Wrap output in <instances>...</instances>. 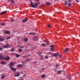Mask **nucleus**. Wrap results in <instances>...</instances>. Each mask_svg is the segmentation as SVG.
<instances>
[{
	"instance_id": "1",
	"label": "nucleus",
	"mask_w": 80,
	"mask_h": 80,
	"mask_svg": "<svg viewBox=\"0 0 80 80\" xmlns=\"http://www.w3.org/2000/svg\"><path fill=\"white\" fill-rule=\"evenodd\" d=\"M37 39H38V37L37 36H34L33 38V40L34 41H36Z\"/></svg>"
},
{
	"instance_id": "2",
	"label": "nucleus",
	"mask_w": 80,
	"mask_h": 80,
	"mask_svg": "<svg viewBox=\"0 0 80 80\" xmlns=\"http://www.w3.org/2000/svg\"><path fill=\"white\" fill-rule=\"evenodd\" d=\"M0 60H5V57L2 55H0Z\"/></svg>"
},
{
	"instance_id": "3",
	"label": "nucleus",
	"mask_w": 80,
	"mask_h": 80,
	"mask_svg": "<svg viewBox=\"0 0 80 80\" xmlns=\"http://www.w3.org/2000/svg\"><path fill=\"white\" fill-rule=\"evenodd\" d=\"M30 4L33 8H37V7L35 5H33V2H30Z\"/></svg>"
},
{
	"instance_id": "4",
	"label": "nucleus",
	"mask_w": 80,
	"mask_h": 80,
	"mask_svg": "<svg viewBox=\"0 0 80 80\" xmlns=\"http://www.w3.org/2000/svg\"><path fill=\"white\" fill-rule=\"evenodd\" d=\"M9 68H10L11 70H13V71H16V68H12L11 66H9Z\"/></svg>"
},
{
	"instance_id": "5",
	"label": "nucleus",
	"mask_w": 80,
	"mask_h": 80,
	"mask_svg": "<svg viewBox=\"0 0 80 80\" xmlns=\"http://www.w3.org/2000/svg\"><path fill=\"white\" fill-rule=\"evenodd\" d=\"M5 78V75L2 74L1 75V79L2 80H3L4 78Z\"/></svg>"
},
{
	"instance_id": "6",
	"label": "nucleus",
	"mask_w": 80,
	"mask_h": 80,
	"mask_svg": "<svg viewBox=\"0 0 80 80\" xmlns=\"http://www.w3.org/2000/svg\"><path fill=\"white\" fill-rule=\"evenodd\" d=\"M9 65H10L9 67H13L14 65V64L12 62H11L10 63Z\"/></svg>"
},
{
	"instance_id": "7",
	"label": "nucleus",
	"mask_w": 80,
	"mask_h": 80,
	"mask_svg": "<svg viewBox=\"0 0 80 80\" xmlns=\"http://www.w3.org/2000/svg\"><path fill=\"white\" fill-rule=\"evenodd\" d=\"M58 54H59V53L58 52L54 53L53 54V57H57V56L58 55Z\"/></svg>"
},
{
	"instance_id": "8",
	"label": "nucleus",
	"mask_w": 80,
	"mask_h": 80,
	"mask_svg": "<svg viewBox=\"0 0 80 80\" xmlns=\"http://www.w3.org/2000/svg\"><path fill=\"white\" fill-rule=\"evenodd\" d=\"M23 64H19L17 65V67H18V68H19V67H23Z\"/></svg>"
},
{
	"instance_id": "9",
	"label": "nucleus",
	"mask_w": 80,
	"mask_h": 80,
	"mask_svg": "<svg viewBox=\"0 0 80 80\" xmlns=\"http://www.w3.org/2000/svg\"><path fill=\"white\" fill-rule=\"evenodd\" d=\"M9 59H10V58L9 57L8 58L5 57L4 58V60H9Z\"/></svg>"
},
{
	"instance_id": "10",
	"label": "nucleus",
	"mask_w": 80,
	"mask_h": 80,
	"mask_svg": "<svg viewBox=\"0 0 80 80\" xmlns=\"http://www.w3.org/2000/svg\"><path fill=\"white\" fill-rule=\"evenodd\" d=\"M5 33L6 34H10V31H5Z\"/></svg>"
},
{
	"instance_id": "11",
	"label": "nucleus",
	"mask_w": 80,
	"mask_h": 80,
	"mask_svg": "<svg viewBox=\"0 0 80 80\" xmlns=\"http://www.w3.org/2000/svg\"><path fill=\"white\" fill-rule=\"evenodd\" d=\"M7 11H3L1 13V15H3V14H5V13H7Z\"/></svg>"
},
{
	"instance_id": "12",
	"label": "nucleus",
	"mask_w": 80,
	"mask_h": 80,
	"mask_svg": "<svg viewBox=\"0 0 80 80\" xmlns=\"http://www.w3.org/2000/svg\"><path fill=\"white\" fill-rule=\"evenodd\" d=\"M1 64L2 65H6V63L5 62L2 61H1Z\"/></svg>"
},
{
	"instance_id": "13",
	"label": "nucleus",
	"mask_w": 80,
	"mask_h": 80,
	"mask_svg": "<svg viewBox=\"0 0 80 80\" xmlns=\"http://www.w3.org/2000/svg\"><path fill=\"white\" fill-rule=\"evenodd\" d=\"M27 21V19L25 18L24 20H22V22H26Z\"/></svg>"
},
{
	"instance_id": "14",
	"label": "nucleus",
	"mask_w": 80,
	"mask_h": 80,
	"mask_svg": "<svg viewBox=\"0 0 80 80\" xmlns=\"http://www.w3.org/2000/svg\"><path fill=\"white\" fill-rule=\"evenodd\" d=\"M41 46H42V47H46V45L44 43L42 44Z\"/></svg>"
},
{
	"instance_id": "15",
	"label": "nucleus",
	"mask_w": 80,
	"mask_h": 80,
	"mask_svg": "<svg viewBox=\"0 0 80 80\" xmlns=\"http://www.w3.org/2000/svg\"><path fill=\"white\" fill-rule=\"evenodd\" d=\"M69 50V48H67L65 49V52H68Z\"/></svg>"
},
{
	"instance_id": "16",
	"label": "nucleus",
	"mask_w": 80,
	"mask_h": 80,
	"mask_svg": "<svg viewBox=\"0 0 80 80\" xmlns=\"http://www.w3.org/2000/svg\"><path fill=\"white\" fill-rule=\"evenodd\" d=\"M46 4L47 5H51V3L48 2H47Z\"/></svg>"
},
{
	"instance_id": "17",
	"label": "nucleus",
	"mask_w": 80,
	"mask_h": 80,
	"mask_svg": "<svg viewBox=\"0 0 80 80\" xmlns=\"http://www.w3.org/2000/svg\"><path fill=\"white\" fill-rule=\"evenodd\" d=\"M67 79H71V77L70 76H69L67 77Z\"/></svg>"
},
{
	"instance_id": "18",
	"label": "nucleus",
	"mask_w": 80,
	"mask_h": 80,
	"mask_svg": "<svg viewBox=\"0 0 80 80\" xmlns=\"http://www.w3.org/2000/svg\"><path fill=\"white\" fill-rule=\"evenodd\" d=\"M19 76H20V74L19 73H18L17 75H14V77H19Z\"/></svg>"
},
{
	"instance_id": "19",
	"label": "nucleus",
	"mask_w": 80,
	"mask_h": 80,
	"mask_svg": "<svg viewBox=\"0 0 80 80\" xmlns=\"http://www.w3.org/2000/svg\"><path fill=\"white\" fill-rule=\"evenodd\" d=\"M35 35V33H32V32H30L29 33L28 35Z\"/></svg>"
},
{
	"instance_id": "20",
	"label": "nucleus",
	"mask_w": 80,
	"mask_h": 80,
	"mask_svg": "<svg viewBox=\"0 0 80 80\" xmlns=\"http://www.w3.org/2000/svg\"><path fill=\"white\" fill-rule=\"evenodd\" d=\"M10 2L11 3H14V0H10Z\"/></svg>"
},
{
	"instance_id": "21",
	"label": "nucleus",
	"mask_w": 80,
	"mask_h": 80,
	"mask_svg": "<svg viewBox=\"0 0 80 80\" xmlns=\"http://www.w3.org/2000/svg\"><path fill=\"white\" fill-rule=\"evenodd\" d=\"M45 77V74H43L41 75V77H42V78H44V77Z\"/></svg>"
},
{
	"instance_id": "22",
	"label": "nucleus",
	"mask_w": 80,
	"mask_h": 80,
	"mask_svg": "<svg viewBox=\"0 0 80 80\" xmlns=\"http://www.w3.org/2000/svg\"><path fill=\"white\" fill-rule=\"evenodd\" d=\"M28 38H25L24 39V42H27L28 41Z\"/></svg>"
},
{
	"instance_id": "23",
	"label": "nucleus",
	"mask_w": 80,
	"mask_h": 80,
	"mask_svg": "<svg viewBox=\"0 0 80 80\" xmlns=\"http://www.w3.org/2000/svg\"><path fill=\"white\" fill-rule=\"evenodd\" d=\"M14 50H15V49H14V48H12L11 49V52H14Z\"/></svg>"
},
{
	"instance_id": "24",
	"label": "nucleus",
	"mask_w": 80,
	"mask_h": 80,
	"mask_svg": "<svg viewBox=\"0 0 80 80\" xmlns=\"http://www.w3.org/2000/svg\"><path fill=\"white\" fill-rule=\"evenodd\" d=\"M45 59H47L48 58V57L47 56H45Z\"/></svg>"
},
{
	"instance_id": "25",
	"label": "nucleus",
	"mask_w": 80,
	"mask_h": 80,
	"mask_svg": "<svg viewBox=\"0 0 80 80\" xmlns=\"http://www.w3.org/2000/svg\"><path fill=\"white\" fill-rule=\"evenodd\" d=\"M4 40V39L2 38L1 37H0V41H2Z\"/></svg>"
},
{
	"instance_id": "26",
	"label": "nucleus",
	"mask_w": 80,
	"mask_h": 80,
	"mask_svg": "<svg viewBox=\"0 0 80 80\" xmlns=\"http://www.w3.org/2000/svg\"><path fill=\"white\" fill-rule=\"evenodd\" d=\"M4 47L5 48H8V45H7L6 46H4Z\"/></svg>"
},
{
	"instance_id": "27",
	"label": "nucleus",
	"mask_w": 80,
	"mask_h": 80,
	"mask_svg": "<svg viewBox=\"0 0 80 80\" xmlns=\"http://www.w3.org/2000/svg\"><path fill=\"white\" fill-rule=\"evenodd\" d=\"M19 48L23 49V48H24V47H23V46H19Z\"/></svg>"
},
{
	"instance_id": "28",
	"label": "nucleus",
	"mask_w": 80,
	"mask_h": 80,
	"mask_svg": "<svg viewBox=\"0 0 80 80\" xmlns=\"http://www.w3.org/2000/svg\"><path fill=\"white\" fill-rule=\"evenodd\" d=\"M48 55H52V53L51 52H49L47 53Z\"/></svg>"
},
{
	"instance_id": "29",
	"label": "nucleus",
	"mask_w": 80,
	"mask_h": 80,
	"mask_svg": "<svg viewBox=\"0 0 80 80\" xmlns=\"http://www.w3.org/2000/svg\"><path fill=\"white\" fill-rule=\"evenodd\" d=\"M50 50H52V52H53V48H51L50 49Z\"/></svg>"
},
{
	"instance_id": "30",
	"label": "nucleus",
	"mask_w": 80,
	"mask_h": 80,
	"mask_svg": "<svg viewBox=\"0 0 80 80\" xmlns=\"http://www.w3.org/2000/svg\"><path fill=\"white\" fill-rule=\"evenodd\" d=\"M16 57H20V55H19V54H16Z\"/></svg>"
},
{
	"instance_id": "31",
	"label": "nucleus",
	"mask_w": 80,
	"mask_h": 80,
	"mask_svg": "<svg viewBox=\"0 0 80 80\" xmlns=\"http://www.w3.org/2000/svg\"><path fill=\"white\" fill-rule=\"evenodd\" d=\"M47 27H48V28H50V27H51V26H50V25L49 24H48L47 25Z\"/></svg>"
},
{
	"instance_id": "32",
	"label": "nucleus",
	"mask_w": 80,
	"mask_h": 80,
	"mask_svg": "<svg viewBox=\"0 0 80 80\" xmlns=\"http://www.w3.org/2000/svg\"><path fill=\"white\" fill-rule=\"evenodd\" d=\"M19 51L20 52H22V50L21 49H19Z\"/></svg>"
},
{
	"instance_id": "33",
	"label": "nucleus",
	"mask_w": 80,
	"mask_h": 80,
	"mask_svg": "<svg viewBox=\"0 0 80 80\" xmlns=\"http://www.w3.org/2000/svg\"><path fill=\"white\" fill-rule=\"evenodd\" d=\"M10 37H8L6 38V39L8 40V39H10Z\"/></svg>"
},
{
	"instance_id": "34",
	"label": "nucleus",
	"mask_w": 80,
	"mask_h": 80,
	"mask_svg": "<svg viewBox=\"0 0 80 80\" xmlns=\"http://www.w3.org/2000/svg\"><path fill=\"white\" fill-rule=\"evenodd\" d=\"M62 72V71H58V73L59 74H60V73H61V72Z\"/></svg>"
},
{
	"instance_id": "35",
	"label": "nucleus",
	"mask_w": 80,
	"mask_h": 80,
	"mask_svg": "<svg viewBox=\"0 0 80 80\" xmlns=\"http://www.w3.org/2000/svg\"><path fill=\"white\" fill-rule=\"evenodd\" d=\"M2 26H5V24L4 23H2Z\"/></svg>"
},
{
	"instance_id": "36",
	"label": "nucleus",
	"mask_w": 80,
	"mask_h": 80,
	"mask_svg": "<svg viewBox=\"0 0 80 80\" xmlns=\"http://www.w3.org/2000/svg\"><path fill=\"white\" fill-rule=\"evenodd\" d=\"M35 6H38V3H35Z\"/></svg>"
},
{
	"instance_id": "37",
	"label": "nucleus",
	"mask_w": 80,
	"mask_h": 80,
	"mask_svg": "<svg viewBox=\"0 0 80 80\" xmlns=\"http://www.w3.org/2000/svg\"><path fill=\"white\" fill-rule=\"evenodd\" d=\"M46 43H48V42H49V41H48V40H46Z\"/></svg>"
},
{
	"instance_id": "38",
	"label": "nucleus",
	"mask_w": 80,
	"mask_h": 80,
	"mask_svg": "<svg viewBox=\"0 0 80 80\" xmlns=\"http://www.w3.org/2000/svg\"><path fill=\"white\" fill-rule=\"evenodd\" d=\"M2 50H3V48L0 47V50L1 51H2Z\"/></svg>"
},
{
	"instance_id": "39",
	"label": "nucleus",
	"mask_w": 80,
	"mask_h": 80,
	"mask_svg": "<svg viewBox=\"0 0 80 80\" xmlns=\"http://www.w3.org/2000/svg\"><path fill=\"white\" fill-rule=\"evenodd\" d=\"M30 60V59H28L26 60V61H29Z\"/></svg>"
},
{
	"instance_id": "40",
	"label": "nucleus",
	"mask_w": 80,
	"mask_h": 80,
	"mask_svg": "<svg viewBox=\"0 0 80 80\" xmlns=\"http://www.w3.org/2000/svg\"><path fill=\"white\" fill-rule=\"evenodd\" d=\"M72 5V4H68V6H69V7H70V6H71Z\"/></svg>"
},
{
	"instance_id": "41",
	"label": "nucleus",
	"mask_w": 80,
	"mask_h": 80,
	"mask_svg": "<svg viewBox=\"0 0 80 80\" xmlns=\"http://www.w3.org/2000/svg\"><path fill=\"white\" fill-rule=\"evenodd\" d=\"M50 47H51L52 48H53V45H52L50 46Z\"/></svg>"
},
{
	"instance_id": "42",
	"label": "nucleus",
	"mask_w": 80,
	"mask_h": 80,
	"mask_svg": "<svg viewBox=\"0 0 80 80\" xmlns=\"http://www.w3.org/2000/svg\"><path fill=\"white\" fill-rule=\"evenodd\" d=\"M58 56H59V58H61V57H62V56L60 55H58Z\"/></svg>"
},
{
	"instance_id": "43",
	"label": "nucleus",
	"mask_w": 80,
	"mask_h": 80,
	"mask_svg": "<svg viewBox=\"0 0 80 80\" xmlns=\"http://www.w3.org/2000/svg\"><path fill=\"white\" fill-rule=\"evenodd\" d=\"M65 3L66 5H67V2L66 1H65Z\"/></svg>"
},
{
	"instance_id": "44",
	"label": "nucleus",
	"mask_w": 80,
	"mask_h": 80,
	"mask_svg": "<svg viewBox=\"0 0 80 80\" xmlns=\"http://www.w3.org/2000/svg\"><path fill=\"white\" fill-rule=\"evenodd\" d=\"M13 21H15V20L14 19H12L11 20V22H13Z\"/></svg>"
},
{
	"instance_id": "45",
	"label": "nucleus",
	"mask_w": 80,
	"mask_h": 80,
	"mask_svg": "<svg viewBox=\"0 0 80 80\" xmlns=\"http://www.w3.org/2000/svg\"><path fill=\"white\" fill-rule=\"evenodd\" d=\"M26 57V56H22L23 58H25V57Z\"/></svg>"
},
{
	"instance_id": "46",
	"label": "nucleus",
	"mask_w": 80,
	"mask_h": 80,
	"mask_svg": "<svg viewBox=\"0 0 80 80\" xmlns=\"http://www.w3.org/2000/svg\"><path fill=\"white\" fill-rule=\"evenodd\" d=\"M76 1L78 3V2H79V1H78V0H76Z\"/></svg>"
},
{
	"instance_id": "47",
	"label": "nucleus",
	"mask_w": 80,
	"mask_h": 80,
	"mask_svg": "<svg viewBox=\"0 0 80 80\" xmlns=\"http://www.w3.org/2000/svg\"><path fill=\"white\" fill-rule=\"evenodd\" d=\"M42 58H41V60H43V56H42Z\"/></svg>"
},
{
	"instance_id": "48",
	"label": "nucleus",
	"mask_w": 80,
	"mask_h": 80,
	"mask_svg": "<svg viewBox=\"0 0 80 80\" xmlns=\"http://www.w3.org/2000/svg\"><path fill=\"white\" fill-rule=\"evenodd\" d=\"M68 1H69V3L71 2V0H68Z\"/></svg>"
},
{
	"instance_id": "49",
	"label": "nucleus",
	"mask_w": 80,
	"mask_h": 80,
	"mask_svg": "<svg viewBox=\"0 0 80 80\" xmlns=\"http://www.w3.org/2000/svg\"><path fill=\"white\" fill-rule=\"evenodd\" d=\"M58 66H59V65H58V64L56 65V67H58Z\"/></svg>"
},
{
	"instance_id": "50",
	"label": "nucleus",
	"mask_w": 80,
	"mask_h": 80,
	"mask_svg": "<svg viewBox=\"0 0 80 80\" xmlns=\"http://www.w3.org/2000/svg\"><path fill=\"white\" fill-rule=\"evenodd\" d=\"M41 70H44V68H42Z\"/></svg>"
},
{
	"instance_id": "51",
	"label": "nucleus",
	"mask_w": 80,
	"mask_h": 80,
	"mask_svg": "<svg viewBox=\"0 0 80 80\" xmlns=\"http://www.w3.org/2000/svg\"><path fill=\"white\" fill-rule=\"evenodd\" d=\"M22 63H25V62H22Z\"/></svg>"
},
{
	"instance_id": "52",
	"label": "nucleus",
	"mask_w": 80,
	"mask_h": 80,
	"mask_svg": "<svg viewBox=\"0 0 80 80\" xmlns=\"http://www.w3.org/2000/svg\"><path fill=\"white\" fill-rule=\"evenodd\" d=\"M79 70L80 71V67H79Z\"/></svg>"
},
{
	"instance_id": "53",
	"label": "nucleus",
	"mask_w": 80,
	"mask_h": 80,
	"mask_svg": "<svg viewBox=\"0 0 80 80\" xmlns=\"http://www.w3.org/2000/svg\"><path fill=\"white\" fill-rule=\"evenodd\" d=\"M65 51H64L63 52V53H65Z\"/></svg>"
},
{
	"instance_id": "54",
	"label": "nucleus",
	"mask_w": 80,
	"mask_h": 80,
	"mask_svg": "<svg viewBox=\"0 0 80 80\" xmlns=\"http://www.w3.org/2000/svg\"><path fill=\"white\" fill-rule=\"evenodd\" d=\"M37 3H38V4H40V2H38Z\"/></svg>"
},
{
	"instance_id": "55",
	"label": "nucleus",
	"mask_w": 80,
	"mask_h": 80,
	"mask_svg": "<svg viewBox=\"0 0 80 80\" xmlns=\"http://www.w3.org/2000/svg\"><path fill=\"white\" fill-rule=\"evenodd\" d=\"M43 42H46V40L43 41Z\"/></svg>"
},
{
	"instance_id": "56",
	"label": "nucleus",
	"mask_w": 80,
	"mask_h": 80,
	"mask_svg": "<svg viewBox=\"0 0 80 80\" xmlns=\"http://www.w3.org/2000/svg\"><path fill=\"white\" fill-rule=\"evenodd\" d=\"M39 53V54H42L41 53Z\"/></svg>"
},
{
	"instance_id": "57",
	"label": "nucleus",
	"mask_w": 80,
	"mask_h": 80,
	"mask_svg": "<svg viewBox=\"0 0 80 80\" xmlns=\"http://www.w3.org/2000/svg\"><path fill=\"white\" fill-rule=\"evenodd\" d=\"M78 74H79V72H78Z\"/></svg>"
},
{
	"instance_id": "58",
	"label": "nucleus",
	"mask_w": 80,
	"mask_h": 80,
	"mask_svg": "<svg viewBox=\"0 0 80 80\" xmlns=\"http://www.w3.org/2000/svg\"><path fill=\"white\" fill-rule=\"evenodd\" d=\"M54 0V1H57V0Z\"/></svg>"
},
{
	"instance_id": "59",
	"label": "nucleus",
	"mask_w": 80,
	"mask_h": 80,
	"mask_svg": "<svg viewBox=\"0 0 80 80\" xmlns=\"http://www.w3.org/2000/svg\"><path fill=\"white\" fill-rule=\"evenodd\" d=\"M37 1H38L39 0H36Z\"/></svg>"
},
{
	"instance_id": "60",
	"label": "nucleus",
	"mask_w": 80,
	"mask_h": 80,
	"mask_svg": "<svg viewBox=\"0 0 80 80\" xmlns=\"http://www.w3.org/2000/svg\"><path fill=\"white\" fill-rule=\"evenodd\" d=\"M7 45H8V44H7Z\"/></svg>"
},
{
	"instance_id": "61",
	"label": "nucleus",
	"mask_w": 80,
	"mask_h": 80,
	"mask_svg": "<svg viewBox=\"0 0 80 80\" xmlns=\"http://www.w3.org/2000/svg\"><path fill=\"white\" fill-rule=\"evenodd\" d=\"M79 76H80V74H79Z\"/></svg>"
},
{
	"instance_id": "62",
	"label": "nucleus",
	"mask_w": 80,
	"mask_h": 80,
	"mask_svg": "<svg viewBox=\"0 0 80 80\" xmlns=\"http://www.w3.org/2000/svg\"><path fill=\"white\" fill-rule=\"evenodd\" d=\"M53 17H54V15H53Z\"/></svg>"
},
{
	"instance_id": "63",
	"label": "nucleus",
	"mask_w": 80,
	"mask_h": 80,
	"mask_svg": "<svg viewBox=\"0 0 80 80\" xmlns=\"http://www.w3.org/2000/svg\"><path fill=\"white\" fill-rule=\"evenodd\" d=\"M46 45H47V44H46Z\"/></svg>"
},
{
	"instance_id": "64",
	"label": "nucleus",
	"mask_w": 80,
	"mask_h": 80,
	"mask_svg": "<svg viewBox=\"0 0 80 80\" xmlns=\"http://www.w3.org/2000/svg\"><path fill=\"white\" fill-rule=\"evenodd\" d=\"M53 56H52V57Z\"/></svg>"
}]
</instances>
